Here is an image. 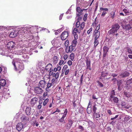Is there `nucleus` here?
<instances>
[{
  "label": "nucleus",
  "instance_id": "f257e3e1",
  "mask_svg": "<svg viewBox=\"0 0 132 132\" xmlns=\"http://www.w3.org/2000/svg\"><path fill=\"white\" fill-rule=\"evenodd\" d=\"M30 27L29 26L26 27H23L18 28V30H13L10 34V36L12 38L16 37L18 34L23 35L24 34L27 33V31L30 29Z\"/></svg>",
  "mask_w": 132,
  "mask_h": 132
},
{
  "label": "nucleus",
  "instance_id": "f03ea898",
  "mask_svg": "<svg viewBox=\"0 0 132 132\" xmlns=\"http://www.w3.org/2000/svg\"><path fill=\"white\" fill-rule=\"evenodd\" d=\"M12 63L15 70H21L24 69L22 61L19 58L14 59H13Z\"/></svg>",
  "mask_w": 132,
  "mask_h": 132
},
{
  "label": "nucleus",
  "instance_id": "7ed1b4c3",
  "mask_svg": "<svg viewBox=\"0 0 132 132\" xmlns=\"http://www.w3.org/2000/svg\"><path fill=\"white\" fill-rule=\"evenodd\" d=\"M120 26L118 24H115L113 25L112 28L108 31L110 35H114L119 28Z\"/></svg>",
  "mask_w": 132,
  "mask_h": 132
},
{
  "label": "nucleus",
  "instance_id": "20e7f679",
  "mask_svg": "<svg viewBox=\"0 0 132 132\" xmlns=\"http://www.w3.org/2000/svg\"><path fill=\"white\" fill-rule=\"evenodd\" d=\"M26 51L24 49H21L20 50H18L17 51H15L13 50L11 52L14 54L16 55H21L25 53Z\"/></svg>",
  "mask_w": 132,
  "mask_h": 132
},
{
  "label": "nucleus",
  "instance_id": "39448f33",
  "mask_svg": "<svg viewBox=\"0 0 132 132\" xmlns=\"http://www.w3.org/2000/svg\"><path fill=\"white\" fill-rule=\"evenodd\" d=\"M132 83V78L127 80L126 81V84L125 85L126 87L129 89L132 87L131 84Z\"/></svg>",
  "mask_w": 132,
  "mask_h": 132
},
{
  "label": "nucleus",
  "instance_id": "423d86ee",
  "mask_svg": "<svg viewBox=\"0 0 132 132\" xmlns=\"http://www.w3.org/2000/svg\"><path fill=\"white\" fill-rule=\"evenodd\" d=\"M49 71V75L50 76L52 75L53 77H55L56 79L58 78L59 75V73L57 72L56 73H53V69Z\"/></svg>",
  "mask_w": 132,
  "mask_h": 132
},
{
  "label": "nucleus",
  "instance_id": "0eeeda50",
  "mask_svg": "<svg viewBox=\"0 0 132 132\" xmlns=\"http://www.w3.org/2000/svg\"><path fill=\"white\" fill-rule=\"evenodd\" d=\"M69 32L68 31H64L62 33L61 35V37L62 40H64L68 36Z\"/></svg>",
  "mask_w": 132,
  "mask_h": 132
},
{
  "label": "nucleus",
  "instance_id": "6e6552de",
  "mask_svg": "<svg viewBox=\"0 0 132 132\" xmlns=\"http://www.w3.org/2000/svg\"><path fill=\"white\" fill-rule=\"evenodd\" d=\"M15 43L14 42L12 41L8 43L7 47L8 48L11 49L15 47Z\"/></svg>",
  "mask_w": 132,
  "mask_h": 132
},
{
  "label": "nucleus",
  "instance_id": "1a4fd4ad",
  "mask_svg": "<svg viewBox=\"0 0 132 132\" xmlns=\"http://www.w3.org/2000/svg\"><path fill=\"white\" fill-rule=\"evenodd\" d=\"M22 122L25 123L29 120V118L24 115H23L21 118Z\"/></svg>",
  "mask_w": 132,
  "mask_h": 132
},
{
  "label": "nucleus",
  "instance_id": "9d476101",
  "mask_svg": "<svg viewBox=\"0 0 132 132\" xmlns=\"http://www.w3.org/2000/svg\"><path fill=\"white\" fill-rule=\"evenodd\" d=\"M74 50L73 47L70 45V46H67L65 48V52L67 53H71Z\"/></svg>",
  "mask_w": 132,
  "mask_h": 132
},
{
  "label": "nucleus",
  "instance_id": "9b49d317",
  "mask_svg": "<svg viewBox=\"0 0 132 132\" xmlns=\"http://www.w3.org/2000/svg\"><path fill=\"white\" fill-rule=\"evenodd\" d=\"M34 90L35 93L38 94L42 93L43 91L42 89L39 87H35L34 88Z\"/></svg>",
  "mask_w": 132,
  "mask_h": 132
},
{
  "label": "nucleus",
  "instance_id": "f8f14e48",
  "mask_svg": "<svg viewBox=\"0 0 132 132\" xmlns=\"http://www.w3.org/2000/svg\"><path fill=\"white\" fill-rule=\"evenodd\" d=\"M23 127V125L21 122L18 123L16 126V129L19 131L21 130Z\"/></svg>",
  "mask_w": 132,
  "mask_h": 132
},
{
  "label": "nucleus",
  "instance_id": "ddd939ff",
  "mask_svg": "<svg viewBox=\"0 0 132 132\" xmlns=\"http://www.w3.org/2000/svg\"><path fill=\"white\" fill-rule=\"evenodd\" d=\"M52 45L54 46H56L59 43V40L57 38L54 39L51 41Z\"/></svg>",
  "mask_w": 132,
  "mask_h": 132
},
{
  "label": "nucleus",
  "instance_id": "4468645a",
  "mask_svg": "<svg viewBox=\"0 0 132 132\" xmlns=\"http://www.w3.org/2000/svg\"><path fill=\"white\" fill-rule=\"evenodd\" d=\"M129 75V72L127 71H125L120 74V75L121 77L125 78L128 76Z\"/></svg>",
  "mask_w": 132,
  "mask_h": 132
},
{
  "label": "nucleus",
  "instance_id": "2eb2a0df",
  "mask_svg": "<svg viewBox=\"0 0 132 132\" xmlns=\"http://www.w3.org/2000/svg\"><path fill=\"white\" fill-rule=\"evenodd\" d=\"M87 68L86 69L89 70H91L90 68V59H87L86 61Z\"/></svg>",
  "mask_w": 132,
  "mask_h": 132
},
{
  "label": "nucleus",
  "instance_id": "dca6fc26",
  "mask_svg": "<svg viewBox=\"0 0 132 132\" xmlns=\"http://www.w3.org/2000/svg\"><path fill=\"white\" fill-rule=\"evenodd\" d=\"M38 100V99L37 98L34 97L32 98L31 101V104L32 106H34L36 103L37 101Z\"/></svg>",
  "mask_w": 132,
  "mask_h": 132
},
{
  "label": "nucleus",
  "instance_id": "f3484780",
  "mask_svg": "<svg viewBox=\"0 0 132 132\" xmlns=\"http://www.w3.org/2000/svg\"><path fill=\"white\" fill-rule=\"evenodd\" d=\"M132 28V27L131 26L130 24H128L126 25L125 27V29L126 31V32L128 33H129L130 31H129L131 28Z\"/></svg>",
  "mask_w": 132,
  "mask_h": 132
},
{
  "label": "nucleus",
  "instance_id": "a211bd4d",
  "mask_svg": "<svg viewBox=\"0 0 132 132\" xmlns=\"http://www.w3.org/2000/svg\"><path fill=\"white\" fill-rule=\"evenodd\" d=\"M108 48L106 46H105L103 48L104 53L103 57H105L106 54L108 51Z\"/></svg>",
  "mask_w": 132,
  "mask_h": 132
},
{
  "label": "nucleus",
  "instance_id": "6ab92c4d",
  "mask_svg": "<svg viewBox=\"0 0 132 132\" xmlns=\"http://www.w3.org/2000/svg\"><path fill=\"white\" fill-rule=\"evenodd\" d=\"M124 95L127 98H129L131 96V93L128 91H125L124 92Z\"/></svg>",
  "mask_w": 132,
  "mask_h": 132
},
{
  "label": "nucleus",
  "instance_id": "aec40b11",
  "mask_svg": "<svg viewBox=\"0 0 132 132\" xmlns=\"http://www.w3.org/2000/svg\"><path fill=\"white\" fill-rule=\"evenodd\" d=\"M6 84V81L4 79H1L0 80V85L2 87L4 86Z\"/></svg>",
  "mask_w": 132,
  "mask_h": 132
},
{
  "label": "nucleus",
  "instance_id": "412c9836",
  "mask_svg": "<svg viewBox=\"0 0 132 132\" xmlns=\"http://www.w3.org/2000/svg\"><path fill=\"white\" fill-rule=\"evenodd\" d=\"M80 30L81 29L80 28H74L73 30V34H74L75 33H78L79 34L81 32Z\"/></svg>",
  "mask_w": 132,
  "mask_h": 132
},
{
  "label": "nucleus",
  "instance_id": "4be33fe9",
  "mask_svg": "<svg viewBox=\"0 0 132 132\" xmlns=\"http://www.w3.org/2000/svg\"><path fill=\"white\" fill-rule=\"evenodd\" d=\"M52 64L51 63L48 64L46 66L45 69L47 71H49L52 69Z\"/></svg>",
  "mask_w": 132,
  "mask_h": 132
},
{
  "label": "nucleus",
  "instance_id": "5701e85b",
  "mask_svg": "<svg viewBox=\"0 0 132 132\" xmlns=\"http://www.w3.org/2000/svg\"><path fill=\"white\" fill-rule=\"evenodd\" d=\"M31 108L30 107H27L26 109V112L27 115H29L31 114L30 112Z\"/></svg>",
  "mask_w": 132,
  "mask_h": 132
},
{
  "label": "nucleus",
  "instance_id": "b1692460",
  "mask_svg": "<svg viewBox=\"0 0 132 132\" xmlns=\"http://www.w3.org/2000/svg\"><path fill=\"white\" fill-rule=\"evenodd\" d=\"M39 86H40L42 88H44L45 85V81H40L39 82Z\"/></svg>",
  "mask_w": 132,
  "mask_h": 132
},
{
  "label": "nucleus",
  "instance_id": "393cba45",
  "mask_svg": "<svg viewBox=\"0 0 132 132\" xmlns=\"http://www.w3.org/2000/svg\"><path fill=\"white\" fill-rule=\"evenodd\" d=\"M95 32V39H97L99 37L100 35V32Z\"/></svg>",
  "mask_w": 132,
  "mask_h": 132
},
{
  "label": "nucleus",
  "instance_id": "a878e982",
  "mask_svg": "<svg viewBox=\"0 0 132 132\" xmlns=\"http://www.w3.org/2000/svg\"><path fill=\"white\" fill-rule=\"evenodd\" d=\"M73 122L71 120H69L68 123L67 124V126L68 128H70L72 126Z\"/></svg>",
  "mask_w": 132,
  "mask_h": 132
},
{
  "label": "nucleus",
  "instance_id": "bb28decb",
  "mask_svg": "<svg viewBox=\"0 0 132 132\" xmlns=\"http://www.w3.org/2000/svg\"><path fill=\"white\" fill-rule=\"evenodd\" d=\"M77 43V41L76 39H74L72 42L71 45L73 47H75Z\"/></svg>",
  "mask_w": 132,
  "mask_h": 132
},
{
  "label": "nucleus",
  "instance_id": "cd10ccee",
  "mask_svg": "<svg viewBox=\"0 0 132 132\" xmlns=\"http://www.w3.org/2000/svg\"><path fill=\"white\" fill-rule=\"evenodd\" d=\"M58 59V57L57 56H55L53 57V62L54 64H56L57 63Z\"/></svg>",
  "mask_w": 132,
  "mask_h": 132
},
{
  "label": "nucleus",
  "instance_id": "c85d7f7f",
  "mask_svg": "<svg viewBox=\"0 0 132 132\" xmlns=\"http://www.w3.org/2000/svg\"><path fill=\"white\" fill-rule=\"evenodd\" d=\"M121 105L123 106H124V108H125L128 109L130 107V106H126V103L125 102H121Z\"/></svg>",
  "mask_w": 132,
  "mask_h": 132
},
{
  "label": "nucleus",
  "instance_id": "c756f323",
  "mask_svg": "<svg viewBox=\"0 0 132 132\" xmlns=\"http://www.w3.org/2000/svg\"><path fill=\"white\" fill-rule=\"evenodd\" d=\"M53 85V83H51L50 82H48L47 86V87L46 88V91H48L49 90V88L51 86Z\"/></svg>",
  "mask_w": 132,
  "mask_h": 132
},
{
  "label": "nucleus",
  "instance_id": "7c9ffc66",
  "mask_svg": "<svg viewBox=\"0 0 132 132\" xmlns=\"http://www.w3.org/2000/svg\"><path fill=\"white\" fill-rule=\"evenodd\" d=\"M68 112V110L67 109H65L64 110V112L63 113H62L61 114H63V115L61 118H63L64 119V118H65L67 115V114Z\"/></svg>",
  "mask_w": 132,
  "mask_h": 132
},
{
  "label": "nucleus",
  "instance_id": "2f4dec72",
  "mask_svg": "<svg viewBox=\"0 0 132 132\" xmlns=\"http://www.w3.org/2000/svg\"><path fill=\"white\" fill-rule=\"evenodd\" d=\"M115 95V93L114 90H113L111 92L110 94V99L111 100V99L112 98H113V97H114L113 96Z\"/></svg>",
  "mask_w": 132,
  "mask_h": 132
},
{
  "label": "nucleus",
  "instance_id": "473e14b6",
  "mask_svg": "<svg viewBox=\"0 0 132 132\" xmlns=\"http://www.w3.org/2000/svg\"><path fill=\"white\" fill-rule=\"evenodd\" d=\"M90 104V102L88 104V105L87 109V112L88 114H90L91 112V108L90 107H89V105Z\"/></svg>",
  "mask_w": 132,
  "mask_h": 132
},
{
  "label": "nucleus",
  "instance_id": "72a5a7b5",
  "mask_svg": "<svg viewBox=\"0 0 132 132\" xmlns=\"http://www.w3.org/2000/svg\"><path fill=\"white\" fill-rule=\"evenodd\" d=\"M113 100L114 102L116 103H118L119 101L117 97L114 96L111 99V100Z\"/></svg>",
  "mask_w": 132,
  "mask_h": 132
},
{
  "label": "nucleus",
  "instance_id": "f704fd0d",
  "mask_svg": "<svg viewBox=\"0 0 132 132\" xmlns=\"http://www.w3.org/2000/svg\"><path fill=\"white\" fill-rule=\"evenodd\" d=\"M123 34V33L122 31H120L119 33H116L113 35H115L116 37H119L120 35L121 36H122V34Z\"/></svg>",
  "mask_w": 132,
  "mask_h": 132
},
{
  "label": "nucleus",
  "instance_id": "c9c22d12",
  "mask_svg": "<svg viewBox=\"0 0 132 132\" xmlns=\"http://www.w3.org/2000/svg\"><path fill=\"white\" fill-rule=\"evenodd\" d=\"M94 117L95 118H98L100 117V114L96 113V112L94 113Z\"/></svg>",
  "mask_w": 132,
  "mask_h": 132
},
{
  "label": "nucleus",
  "instance_id": "e433bc0d",
  "mask_svg": "<svg viewBox=\"0 0 132 132\" xmlns=\"http://www.w3.org/2000/svg\"><path fill=\"white\" fill-rule=\"evenodd\" d=\"M94 43V47H96V46L98 44V41L97 39H95Z\"/></svg>",
  "mask_w": 132,
  "mask_h": 132
},
{
  "label": "nucleus",
  "instance_id": "4c0bfd02",
  "mask_svg": "<svg viewBox=\"0 0 132 132\" xmlns=\"http://www.w3.org/2000/svg\"><path fill=\"white\" fill-rule=\"evenodd\" d=\"M76 11L79 13H80L83 12V10L81 9L79 7H77L76 9Z\"/></svg>",
  "mask_w": 132,
  "mask_h": 132
},
{
  "label": "nucleus",
  "instance_id": "58836bf2",
  "mask_svg": "<svg viewBox=\"0 0 132 132\" xmlns=\"http://www.w3.org/2000/svg\"><path fill=\"white\" fill-rule=\"evenodd\" d=\"M75 54L73 53H72L70 54V56L71 60L72 61H73L74 59Z\"/></svg>",
  "mask_w": 132,
  "mask_h": 132
},
{
  "label": "nucleus",
  "instance_id": "ea45409f",
  "mask_svg": "<svg viewBox=\"0 0 132 132\" xmlns=\"http://www.w3.org/2000/svg\"><path fill=\"white\" fill-rule=\"evenodd\" d=\"M100 24H98L96 27V28L94 31V32H100L98 30L100 29Z\"/></svg>",
  "mask_w": 132,
  "mask_h": 132
},
{
  "label": "nucleus",
  "instance_id": "a19ab883",
  "mask_svg": "<svg viewBox=\"0 0 132 132\" xmlns=\"http://www.w3.org/2000/svg\"><path fill=\"white\" fill-rule=\"evenodd\" d=\"M85 23L84 22H82L80 25V29L82 30L84 28L85 26Z\"/></svg>",
  "mask_w": 132,
  "mask_h": 132
},
{
  "label": "nucleus",
  "instance_id": "79ce46f5",
  "mask_svg": "<svg viewBox=\"0 0 132 132\" xmlns=\"http://www.w3.org/2000/svg\"><path fill=\"white\" fill-rule=\"evenodd\" d=\"M68 68V66L67 65H64L63 67V68L62 71V72L63 73L64 72L65 70L67 69Z\"/></svg>",
  "mask_w": 132,
  "mask_h": 132
},
{
  "label": "nucleus",
  "instance_id": "37998d69",
  "mask_svg": "<svg viewBox=\"0 0 132 132\" xmlns=\"http://www.w3.org/2000/svg\"><path fill=\"white\" fill-rule=\"evenodd\" d=\"M117 84L118 86H122L121 81L120 80H119L117 81Z\"/></svg>",
  "mask_w": 132,
  "mask_h": 132
},
{
  "label": "nucleus",
  "instance_id": "c03bdc74",
  "mask_svg": "<svg viewBox=\"0 0 132 132\" xmlns=\"http://www.w3.org/2000/svg\"><path fill=\"white\" fill-rule=\"evenodd\" d=\"M100 10L101 11H107V12H108V9L107 8L101 7L100 8Z\"/></svg>",
  "mask_w": 132,
  "mask_h": 132
},
{
  "label": "nucleus",
  "instance_id": "a18cd8bd",
  "mask_svg": "<svg viewBox=\"0 0 132 132\" xmlns=\"http://www.w3.org/2000/svg\"><path fill=\"white\" fill-rule=\"evenodd\" d=\"M80 22L78 21H77L76 24V27L77 28H79V27L80 26Z\"/></svg>",
  "mask_w": 132,
  "mask_h": 132
},
{
  "label": "nucleus",
  "instance_id": "49530a36",
  "mask_svg": "<svg viewBox=\"0 0 132 132\" xmlns=\"http://www.w3.org/2000/svg\"><path fill=\"white\" fill-rule=\"evenodd\" d=\"M87 14L86 13L84 14L83 17V20L84 21H86L87 17Z\"/></svg>",
  "mask_w": 132,
  "mask_h": 132
},
{
  "label": "nucleus",
  "instance_id": "de8ad7c7",
  "mask_svg": "<svg viewBox=\"0 0 132 132\" xmlns=\"http://www.w3.org/2000/svg\"><path fill=\"white\" fill-rule=\"evenodd\" d=\"M48 101V98H46V99L44 101L43 103V105L44 106H45L46 105Z\"/></svg>",
  "mask_w": 132,
  "mask_h": 132
},
{
  "label": "nucleus",
  "instance_id": "09e8293b",
  "mask_svg": "<svg viewBox=\"0 0 132 132\" xmlns=\"http://www.w3.org/2000/svg\"><path fill=\"white\" fill-rule=\"evenodd\" d=\"M82 16H76V19H77V21H79L82 19Z\"/></svg>",
  "mask_w": 132,
  "mask_h": 132
},
{
  "label": "nucleus",
  "instance_id": "8fccbe9b",
  "mask_svg": "<svg viewBox=\"0 0 132 132\" xmlns=\"http://www.w3.org/2000/svg\"><path fill=\"white\" fill-rule=\"evenodd\" d=\"M97 110V108L96 107V105H94L93 108V110L94 113L96 112V110Z\"/></svg>",
  "mask_w": 132,
  "mask_h": 132
},
{
  "label": "nucleus",
  "instance_id": "3c124183",
  "mask_svg": "<svg viewBox=\"0 0 132 132\" xmlns=\"http://www.w3.org/2000/svg\"><path fill=\"white\" fill-rule=\"evenodd\" d=\"M59 122H63V123H65L64 119L62 118L59 119Z\"/></svg>",
  "mask_w": 132,
  "mask_h": 132
},
{
  "label": "nucleus",
  "instance_id": "603ef678",
  "mask_svg": "<svg viewBox=\"0 0 132 132\" xmlns=\"http://www.w3.org/2000/svg\"><path fill=\"white\" fill-rule=\"evenodd\" d=\"M73 34L74 35V36L75 38L74 39H76V40L78 38V35L76 33Z\"/></svg>",
  "mask_w": 132,
  "mask_h": 132
},
{
  "label": "nucleus",
  "instance_id": "864d4df0",
  "mask_svg": "<svg viewBox=\"0 0 132 132\" xmlns=\"http://www.w3.org/2000/svg\"><path fill=\"white\" fill-rule=\"evenodd\" d=\"M93 28L92 27L90 28V29L88 30L87 32V33L88 34H89L90 33V32H91Z\"/></svg>",
  "mask_w": 132,
  "mask_h": 132
},
{
  "label": "nucleus",
  "instance_id": "5fc2aeb1",
  "mask_svg": "<svg viewBox=\"0 0 132 132\" xmlns=\"http://www.w3.org/2000/svg\"><path fill=\"white\" fill-rule=\"evenodd\" d=\"M127 51L130 54H132V51L131 48H128L127 49Z\"/></svg>",
  "mask_w": 132,
  "mask_h": 132
},
{
  "label": "nucleus",
  "instance_id": "6e6d98bb",
  "mask_svg": "<svg viewBox=\"0 0 132 132\" xmlns=\"http://www.w3.org/2000/svg\"><path fill=\"white\" fill-rule=\"evenodd\" d=\"M107 11H103L101 14V16H104L107 13Z\"/></svg>",
  "mask_w": 132,
  "mask_h": 132
},
{
  "label": "nucleus",
  "instance_id": "4d7b16f0",
  "mask_svg": "<svg viewBox=\"0 0 132 132\" xmlns=\"http://www.w3.org/2000/svg\"><path fill=\"white\" fill-rule=\"evenodd\" d=\"M119 116V115H117L116 116L114 117L111 118V120H113L116 118H117Z\"/></svg>",
  "mask_w": 132,
  "mask_h": 132
},
{
  "label": "nucleus",
  "instance_id": "13d9d810",
  "mask_svg": "<svg viewBox=\"0 0 132 132\" xmlns=\"http://www.w3.org/2000/svg\"><path fill=\"white\" fill-rule=\"evenodd\" d=\"M130 119V118L128 117H126L124 118V121L126 122L128 121Z\"/></svg>",
  "mask_w": 132,
  "mask_h": 132
},
{
  "label": "nucleus",
  "instance_id": "bf43d9fd",
  "mask_svg": "<svg viewBox=\"0 0 132 132\" xmlns=\"http://www.w3.org/2000/svg\"><path fill=\"white\" fill-rule=\"evenodd\" d=\"M69 44V41L68 40H66L65 43V45L66 46H68Z\"/></svg>",
  "mask_w": 132,
  "mask_h": 132
},
{
  "label": "nucleus",
  "instance_id": "052dcab7",
  "mask_svg": "<svg viewBox=\"0 0 132 132\" xmlns=\"http://www.w3.org/2000/svg\"><path fill=\"white\" fill-rule=\"evenodd\" d=\"M98 83L99 85V86H100L101 87H102L103 86V85L99 81H98Z\"/></svg>",
  "mask_w": 132,
  "mask_h": 132
},
{
  "label": "nucleus",
  "instance_id": "680f3d73",
  "mask_svg": "<svg viewBox=\"0 0 132 132\" xmlns=\"http://www.w3.org/2000/svg\"><path fill=\"white\" fill-rule=\"evenodd\" d=\"M97 120H98V121L100 122H102L104 121V120L102 118L99 119H97Z\"/></svg>",
  "mask_w": 132,
  "mask_h": 132
},
{
  "label": "nucleus",
  "instance_id": "e2e57ef3",
  "mask_svg": "<svg viewBox=\"0 0 132 132\" xmlns=\"http://www.w3.org/2000/svg\"><path fill=\"white\" fill-rule=\"evenodd\" d=\"M67 63L70 66L72 64V62L71 61L69 60L68 62Z\"/></svg>",
  "mask_w": 132,
  "mask_h": 132
},
{
  "label": "nucleus",
  "instance_id": "0e129e2a",
  "mask_svg": "<svg viewBox=\"0 0 132 132\" xmlns=\"http://www.w3.org/2000/svg\"><path fill=\"white\" fill-rule=\"evenodd\" d=\"M68 58V55L67 54H65V55L63 57V59H64L65 60L67 59Z\"/></svg>",
  "mask_w": 132,
  "mask_h": 132
},
{
  "label": "nucleus",
  "instance_id": "69168bd1",
  "mask_svg": "<svg viewBox=\"0 0 132 132\" xmlns=\"http://www.w3.org/2000/svg\"><path fill=\"white\" fill-rule=\"evenodd\" d=\"M64 61L63 60H61L59 62V64L60 65H61L63 64Z\"/></svg>",
  "mask_w": 132,
  "mask_h": 132
},
{
  "label": "nucleus",
  "instance_id": "338daca9",
  "mask_svg": "<svg viewBox=\"0 0 132 132\" xmlns=\"http://www.w3.org/2000/svg\"><path fill=\"white\" fill-rule=\"evenodd\" d=\"M77 16H83L82 13H79L78 14H77Z\"/></svg>",
  "mask_w": 132,
  "mask_h": 132
},
{
  "label": "nucleus",
  "instance_id": "774afa93",
  "mask_svg": "<svg viewBox=\"0 0 132 132\" xmlns=\"http://www.w3.org/2000/svg\"><path fill=\"white\" fill-rule=\"evenodd\" d=\"M128 24H130L132 27V20L129 21Z\"/></svg>",
  "mask_w": 132,
  "mask_h": 132
}]
</instances>
